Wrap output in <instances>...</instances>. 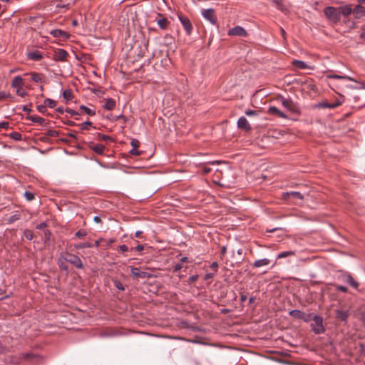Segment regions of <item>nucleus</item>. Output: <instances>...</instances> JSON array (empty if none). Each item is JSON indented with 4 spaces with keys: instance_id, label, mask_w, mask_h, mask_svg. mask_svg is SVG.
<instances>
[{
    "instance_id": "nucleus-1",
    "label": "nucleus",
    "mask_w": 365,
    "mask_h": 365,
    "mask_svg": "<svg viewBox=\"0 0 365 365\" xmlns=\"http://www.w3.org/2000/svg\"><path fill=\"white\" fill-rule=\"evenodd\" d=\"M41 361V357L32 353H20L10 357V362L18 364L23 361L38 363Z\"/></svg>"
},
{
    "instance_id": "nucleus-2",
    "label": "nucleus",
    "mask_w": 365,
    "mask_h": 365,
    "mask_svg": "<svg viewBox=\"0 0 365 365\" xmlns=\"http://www.w3.org/2000/svg\"><path fill=\"white\" fill-rule=\"evenodd\" d=\"M324 14L329 21L336 24L338 23L341 19V14L339 9L333 6L326 7L324 10Z\"/></svg>"
},
{
    "instance_id": "nucleus-3",
    "label": "nucleus",
    "mask_w": 365,
    "mask_h": 365,
    "mask_svg": "<svg viewBox=\"0 0 365 365\" xmlns=\"http://www.w3.org/2000/svg\"><path fill=\"white\" fill-rule=\"evenodd\" d=\"M313 322L311 324L312 331L317 334H320L325 331L323 326V319L319 315H314L312 317Z\"/></svg>"
},
{
    "instance_id": "nucleus-4",
    "label": "nucleus",
    "mask_w": 365,
    "mask_h": 365,
    "mask_svg": "<svg viewBox=\"0 0 365 365\" xmlns=\"http://www.w3.org/2000/svg\"><path fill=\"white\" fill-rule=\"evenodd\" d=\"M63 260L71 263L75 267L82 269L83 267V262L80 257L76 255L66 252L63 255Z\"/></svg>"
},
{
    "instance_id": "nucleus-5",
    "label": "nucleus",
    "mask_w": 365,
    "mask_h": 365,
    "mask_svg": "<svg viewBox=\"0 0 365 365\" xmlns=\"http://www.w3.org/2000/svg\"><path fill=\"white\" fill-rule=\"evenodd\" d=\"M281 102L282 106L289 112L295 114H299L300 113V110L297 104L291 99L282 97Z\"/></svg>"
},
{
    "instance_id": "nucleus-6",
    "label": "nucleus",
    "mask_w": 365,
    "mask_h": 365,
    "mask_svg": "<svg viewBox=\"0 0 365 365\" xmlns=\"http://www.w3.org/2000/svg\"><path fill=\"white\" fill-rule=\"evenodd\" d=\"M202 16L210 21L212 25L217 24V16L212 9H202L201 12Z\"/></svg>"
},
{
    "instance_id": "nucleus-7",
    "label": "nucleus",
    "mask_w": 365,
    "mask_h": 365,
    "mask_svg": "<svg viewBox=\"0 0 365 365\" xmlns=\"http://www.w3.org/2000/svg\"><path fill=\"white\" fill-rule=\"evenodd\" d=\"M69 56L68 53L62 48H58L54 51L53 58L56 61H66L67 58Z\"/></svg>"
},
{
    "instance_id": "nucleus-8",
    "label": "nucleus",
    "mask_w": 365,
    "mask_h": 365,
    "mask_svg": "<svg viewBox=\"0 0 365 365\" xmlns=\"http://www.w3.org/2000/svg\"><path fill=\"white\" fill-rule=\"evenodd\" d=\"M227 34L229 36H237L245 37L247 36V32L243 27H242L240 26H235L234 28L230 29L228 31Z\"/></svg>"
},
{
    "instance_id": "nucleus-9",
    "label": "nucleus",
    "mask_w": 365,
    "mask_h": 365,
    "mask_svg": "<svg viewBox=\"0 0 365 365\" xmlns=\"http://www.w3.org/2000/svg\"><path fill=\"white\" fill-rule=\"evenodd\" d=\"M178 18L187 34H191L192 31V25L189 19L184 16H179Z\"/></svg>"
},
{
    "instance_id": "nucleus-10",
    "label": "nucleus",
    "mask_w": 365,
    "mask_h": 365,
    "mask_svg": "<svg viewBox=\"0 0 365 365\" xmlns=\"http://www.w3.org/2000/svg\"><path fill=\"white\" fill-rule=\"evenodd\" d=\"M237 127L240 129L244 130L245 131H250L252 130L250 124L249 123L247 118L244 116H242L238 119Z\"/></svg>"
},
{
    "instance_id": "nucleus-11",
    "label": "nucleus",
    "mask_w": 365,
    "mask_h": 365,
    "mask_svg": "<svg viewBox=\"0 0 365 365\" xmlns=\"http://www.w3.org/2000/svg\"><path fill=\"white\" fill-rule=\"evenodd\" d=\"M131 274L138 278H150L151 274L146 272H141L138 267H131Z\"/></svg>"
},
{
    "instance_id": "nucleus-12",
    "label": "nucleus",
    "mask_w": 365,
    "mask_h": 365,
    "mask_svg": "<svg viewBox=\"0 0 365 365\" xmlns=\"http://www.w3.org/2000/svg\"><path fill=\"white\" fill-rule=\"evenodd\" d=\"M50 34L55 38H59L61 39H68L70 35L61 29H53L50 31Z\"/></svg>"
},
{
    "instance_id": "nucleus-13",
    "label": "nucleus",
    "mask_w": 365,
    "mask_h": 365,
    "mask_svg": "<svg viewBox=\"0 0 365 365\" xmlns=\"http://www.w3.org/2000/svg\"><path fill=\"white\" fill-rule=\"evenodd\" d=\"M267 113L269 115H277L279 118L287 119L288 118L287 115L284 114L283 112L279 110L277 107L275 106H270L267 110Z\"/></svg>"
},
{
    "instance_id": "nucleus-14",
    "label": "nucleus",
    "mask_w": 365,
    "mask_h": 365,
    "mask_svg": "<svg viewBox=\"0 0 365 365\" xmlns=\"http://www.w3.org/2000/svg\"><path fill=\"white\" fill-rule=\"evenodd\" d=\"M353 15L356 19H360L365 15V7L357 5L353 9Z\"/></svg>"
},
{
    "instance_id": "nucleus-15",
    "label": "nucleus",
    "mask_w": 365,
    "mask_h": 365,
    "mask_svg": "<svg viewBox=\"0 0 365 365\" xmlns=\"http://www.w3.org/2000/svg\"><path fill=\"white\" fill-rule=\"evenodd\" d=\"M158 16H159V19H156L158 25L160 29H166L169 24L168 20L160 14H158Z\"/></svg>"
},
{
    "instance_id": "nucleus-16",
    "label": "nucleus",
    "mask_w": 365,
    "mask_h": 365,
    "mask_svg": "<svg viewBox=\"0 0 365 365\" xmlns=\"http://www.w3.org/2000/svg\"><path fill=\"white\" fill-rule=\"evenodd\" d=\"M270 263V260L267 258H263L261 259L256 260L253 264L252 267L255 268H258L264 266H267Z\"/></svg>"
},
{
    "instance_id": "nucleus-17",
    "label": "nucleus",
    "mask_w": 365,
    "mask_h": 365,
    "mask_svg": "<svg viewBox=\"0 0 365 365\" xmlns=\"http://www.w3.org/2000/svg\"><path fill=\"white\" fill-rule=\"evenodd\" d=\"M328 78H333V79L348 80V81L356 82V83H360L358 80H356L352 77L347 76H340V75L333 74V75H329Z\"/></svg>"
},
{
    "instance_id": "nucleus-18",
    "label": "nucleus",
    "mask_w": 365,
    "mask_h": 365,
    "mask_svg": "<svg viewBox=\"0 0 365 365\" xmlns=\"http://www.w3.org/2000/svg\"><path fill=\"white\" fill-rule=\"evenodd\" d=\"M27 57L30 60L40 61L43 58V56L40 51H35L29 52L27 54Z\"/></svg>"
},
{
    "instance_id": "nucleus-19",
    "label": "nucleus",
    "mask_w": 365,
    "mask_h": 365,
    "mask_svg": "<svg viewBox=\"0 0 365 365\" xmlns=\"http://www.w3.org/2000/svg\"><path fill=\"white\" fill-rule=\"evenodd\" d=\"M339 9L341 16H348L353 12V9L350 5L339 6Z\"/></svg>"
},
{
    "instance_id": "nucleus-20",
    "label": "nucleus",
    "mask_w": 365,
    "mask_h": 365,
    "mask_svg": "<svg viewBox=\"0 0 365 365\" xmlns=\"http://www.w3.org/2000/svg\"><path fill=\"white\" fill-rule=\"evenodd\" d=\"M23 78L20 76L14 78L11 82V87L13 88H19L23 86Z\"/></svg>"
},
{
    "instance_id": "nucleus-21",
    "label": "nucleus",
    "mask_w": 365,
    "mask_h": 365,
    "mask_svg": "<svg viewBox=\"0 0 365 365\" xmlns=\"http://www.w3.org/2000/svg\"><path fill=\"white\" fill-rule=\"evenodd\" d=\"M349 316V311L347 310H337L336 311V318L339 319L343 322H346L347 318Z\"/></svg>"
},
{
    "instance_id": "nucleus-22",
    "label": "nucleus",
    "mask_w": 365,
    "mask_h": 365,
    "mask_svg": "<svg viewBox=\"0 0 365 365\" xmlns=\"http://www.w3.org/2000/svg\"><path fill=\"white\" fill-rule=\"evenodd\" d=\"M289 314L291 317H292L295 319H304V313L302 312V311L297 310V309L291 310L289 312Z\"/></svg>"
},
{
    "instance_id": "nucleus-23",
    "label": "nucleus",
    "mask_w": 365,
    "mask_h": 365,
    "mask_svg": "<svg viewBox=\"0 0 365 365\" xmlns=\"http://www.w3.org/2000/svg\"><path fill=\"white\" fill-rule=\"evenodd\" d=\"M341 104V103L340 101H337L333 103H322L319 104V107L323 108L333 109V108H335L339 106Z\"/></svg>"
},
{
    "instance_id": "nucleus-24",
    "label": "nucleus",
    "mask_w": 365,
    "mask_h": 365,
    "mask_svg": "<svg viewBox=\"0 0 365 365\" xmlns=\"http://www.w3.org/2000/svg\"><path fill=\"white\" fill-rule=\"evenodd\" d=\"M284 199H287L289 196H292L294 198H297L299 200H302L304 198L303 195L299 192H286L283 195Z\"/></svg>"
},
{
    "instance_id": "nucleus-25",
    "label": "nucleus",
    "mask_w": 365,
    "mask_h": 365,
    "mask_svg": "<svg viewBox=\"0 0 365 365\" xmlns=\"http://www.w3.org/2000/svg\"><path fill=\"white\" fill-rule=\"evenodd\" d=\"M292 65L299 69H306L309 68L305 62L299 60L293 61Z\"/></svg>"
},
{
    "instance_id": "nucleus-26",
    "label": "nucleus",
    "mask_w": 365,
    "mask_h": 365,
    "mask_svg": "<svg viewBox=\"0 0 365 365\" xmlns=\"http://www.w3.org/2000/svg\"><path fill=\"white\" fill-rule=\"evenodd\" d=\"M91 148L92 149V150H93L96 153H98L99 155H102L105 150V146L102 144H96V145H93V146H91Z\"/></svg>"
},
{
    "instance_id": "nucleus-27",
    "label": "nucleus",
    "mask_w": 365,
    "mask_h": 365,
    "mask_svg": "<svg viewBox=\"0 0 365 365\" xmlns=\"http://www.w3.org/2000/svg\"><path fill=\"white\" fill-rule=\"evenodd\" d=\"M115 106V101L112 98H108L106 100V104L104 105L105 109L108 110H113Z\"/></svg>"
},
{
    "instance_id": "nucleus-28",
    "label": "nucleus",
    "mask_w": 365,
    "mask_h": 365,
    "mask_svg": "<svg viewBox=\"0 0 365 365\" xmlns=\"http://www.w3.org/2000/svg\"><path fill=\"white\" fill-rule=\"evenodd\" d=\"M29 119L31 121L38 123L39 125H43L46 122V120L43 118L37 115H31L29 117Z\"/></svg>"
},
{
    "instance_id": "nucleus-29",
    "label": "nucleus",
    "mask_w": 365,
    "mask_h": 365,
    "mask_svg": "<svg viewBox=\"0 0 365 365\" xmlns=\"http://www.w3.org/2000/svg\"><path fill=\"white\" fill-rule=\"evenodd\" d=\"M295 255V252L294 251H285V252H282L278 254L277 257V259H282V258H284V257H290V256H294Z\"/></svg>"
},
{
    "instance_id": "nucleus-30",
    "label": "nucleus",
    "mask_w": 365,
    "mask_h": 365,
    "mask_svg": "<svg viewBox=\"0 0 365 365\" xmlns=\"http://www.w3.org/2000/svg\"><path fill=\"white\" fill-rule=\"evenodd\" d=\"M346 282L354 289H357L359 287V283L350 274L346 276Z\"/></svg>"
},
{
    "instance_id": "nucleus-31",
    "label": "nucleus",
    "mask_w": 365,
    "mask_h": 365,
    "mask_svg": "<svg viewBox=\"0 0 365 365\" xmlns=\"http://www.w3.org/2000/svg\"><path fill=\"white\" fill-rule=\"evenodd\" d=\"M80 110L90 116H93L96 115V111L94 110H92L83 105L80 106Z\"/></svg>"
},
{
    "instance_id": "nucleus-32",
    "label": "nucleus",
    "mask_w": 365,
    "mask_h": 365,
    "mask_svg": "<svg viewBox=\"0 0 365 365\" xmlns=\"http://www.w3.org/2000/svg\"><path fill=\"white\" fill-rule=\"evenodd\" d=\"M21 217V215L20 213H16L13 215H11L7 220V223L9 225L14 223V222L20 220Z\"/></svg>"
},
{
    "instance_id": "nucleus-33",
    "label": "nucleus",
    "mask_w": 365,
    "mask_h": 365,
    "mask_svg": "<svg viewBox=\"0 0 365 365\" xmlns=\"http://www.w3.org/2000/svg\"><path fill=\"white\" fill-rule=\"evenodd\" d=\"M74 247L78 250L83 249V248H89V247H93V244H91L90 242L78 243V244L74 245Z\"/></svg>"
},
{
    "instance_id": "nucleus-34",
    "label": "nucleus",
    "mask_w": 365,
    "mask_h": 365,
    "mask_svg": "<svg viewBox=\"0 0 365 365\" xmlns=\"http://www.w3.org/2000/svg\"><path fill=\"white\" fill-rule=\"evenodd\" d=\"M31 80L34 82L39 83L42 81V75L38 73H32Z\"/></svg>"
},
{
    "instance_id": "nucleus-35",
    "label": "nucleus",
    "mask_w": 365,
    "mask_h": 365,
    "mask_svg": "<svg viewBox=\"0 0 365 365\" xmlns=\"http://www.w3.org/2000/svg\"><path fill=\"white\" fill-rule=\"evenodd\" d=\"M66 262L65 260H63V256H61L59 259H58V264L59 265V267L63 269V270H65V271H67L68 270V267L67 265L66 264Z\"/></svg>"
},
{
    "instance_id": "nucleus-36",
    "label": "nucleus",
    "mask_w": 365,
    "mask_h": 365,
    "mask_svg": "<svg viewBox=\"0 0 365 365\" xmlns=\"http://www.w3.org/2000/svg\"><path fill=\"white\" fill-rule=\"evenodd\" d=\"M63 97L66 100V101H70L73 98V93H72V91L70 89H66L63 92Z\"/></svg>"
},
{
    "instance_id": "nucleus-37",
    "label": "nucleus",
    "mask_w": 365,
    "mask_h": 365,
    "mask_svg": "<svg viewBox=\"0 0 365 365\" xmlns=\"http://www.w3.org/2000/svg\"><path fill=\"white\" fill-rule=\"evenodd\" d=\"M44 105L46 107L48 106L51 108H53L56 106V103L55 101H53L51 98H46L44 101Z\"/></svg>"
},
{
    "instance_id": "nucleus-38",
    "label": "nucleus",
    "mask_w": 365,
    "mask_h": 365,
    "mask_svg": "<svg viewBox=\"0 0 365 365\" xmlns=\"http://www.w3.org/2000/svg\"><path fill=\"white\" fill-rule=\"evenodd\" d=\"M9 137L15 140H21L22 135L19 132H13L9 134Z\"/></svg>"
},
{
    "instance_id": "nucleus-39",
    "label": "nucleus",
    "mask_w": 365,
    "mask_h": 365,
    "mask_svg": "<svg viewBox=\"0 0 365 365\" xmlns=\"http://www.w3.org/2000/svg\"><path fill=\"white\" fill-rule=\"evenodd\" d=\"M24 235V237L29 240H31L34 237L33 232L29 230H25Z\"/></svg>"
},
{
    "instance_id": "nucleus-40",
    "label": "nucleus",
    "mask_w": 365,
    "mask_h": 365,
    "mask_svg": "<svg viewBox=\"0 0 365 365\" xmlns=\"http://www.w3.org/2000/svg\"><path fill=\"white\" fill-rule=\"evenodd\" d=\"M47 135L48 136H50V137H58V135H59V132L58 130H56L49 129L47 131Z\"/></svg>"
},
{
    "instance_id": "nucleus-41",
    "label": "nucleus",
    "mask_w": 365,
    "mask_h": 365,
    "mask_svg": "<svg viewBox=\"0 0 365 365\" xmlns=\"http://www.w3.org/2000/svg\"><path fill=\"white\" fill-rule=\"evenodd\" d=\"M114 286L119 290L120 291H124L125 290V287L123 286V284L118 280H115L114 281Z\"/></svg>"
},
{
    "instance_id": "nucleus-42",
    "label": "nucleus",
    "mask_w": 365,
    "mask_h": 365,
    "mask_svg": "<svg viewBox=\"0 0 365 365\" xmlns=\"http://www.w3.org/2000/svg\"><path fill=\"white\" fill-rule=\"evenodd\" d=\"M86 235H87V232L84 230L81 229V230H78L76 232L75 236L78 238H82V237H85Z\"/></svg>"
},
{
    "instance_id": "nucleus-43",
    "label": "nucleus",
    "mask_w": 365,
    "mask_h": 365,
    "mask_svg": "<svg viewBox=\"0 0 365 365\" xmlns=\"http://www.w3.org/2000/svg\"><path fill=\"white\" fill-rule=\"evenodd\" d=\"M24 197L28 201H31L34 199V194L31 192L26 191L24 192Z\"/></svg>"
},
{
    "instance_id": "nucleus-44",
    "label": "nucleus",
    "mask_w": 365,
    "mask_h": 365,
    "mask_svg": "<svg viewBox=\"0 0 365 365\" xmlns=\"http://www.w3.org/2000/svg\"><path fill=\"white\" fill-rule=\"evenodd\" d=\"M92 125V122L91 121H85L84 123L81 124V128L82 130H87L88 129V127Z\"/></svg>"
},
{
    "instance_id": "nucleus-45",
    "label": "nucleus",
    "mask_w": 365,
    "mask_h": 365,
    "mask_svg": "<svg viewBox=\"0 0 365 365\" xmlns=\"http://www.w3.org/2000/svg\"><path fill=\"white\" fill-rule=\"evenodd\" d=\"M130 145H132L133 148H134V150H135L139 147L140 142L137 139H132V140L130 142Z\"/></svg>"
},
{
    "instance_id": "nucleus-46",
    "label": "nucleus",
    "mask_w": 365,
    "mask_h": 365,
    "mask_svg": "<svg viewBox=\"0 0 365 365\" xmlns=\"http://www.w3.org/2000/svg\"><path fill=\"white\" fill-rule=\"evenodd\" d=\"M15 89H16V93L18 96H19L21 97H24L26 96V92L24 89H22V87L19 88H15Z\"/></svg>"
},
{
    "instance_id": "nucleus-47",
    "label": "nucleus",
    "mask_w": 365,
    "mask_h": 365,
    "mask_svg": "<svg viewBox=\"0 0 365 365\" xmlns=\"http://www.w3.org/2000/svg\"><path fill=\"white\" fill-rule=\"evenodd\" d=\"M245 114L248 116H255L258 115V112L255 110H247Z\"/></svg>"
},
{
    "instance_id": "nucleus-48",
    "label": "nucleus",
    "mask_w": 365,
    "mask_h": 365,
    "mask_svg": "<svg viewBox=\"0 0 365 365\" xmlns=\"http://www.w3.org/2000/svg\"><path fill=\"white\" fill-rule=\"evenodd\" d=\"M5 98H10L11 99L14 98L9 93L0 91V100Z\"/></svg>"
},
{
    "instance_id": "nucleus-49",
    "label": "nucleus",
    "mask_w": 365,
    "mask_h": 365,
    "mask_svg": "<svg viewBox=\"0 0 365 365\" xmlns=\"http://www.w3.org/2000/svg\"><path fill=\"white\" fill-rule=\"evenodd\" d=\"M37 109L41 113H44L46 111V108L45 105L38 106Z\"/></svg>"
},
{
    "instance_id": "nucleus-50",
    "label": "nucleus",
    "mask_w": 365,
    "mask_h": 365,
    "mask_svg": "<svg viewBox=\"0 0 365 365\" xmlns=\"http://www.w3.org/2000/svg\"><path fill=\"white\" fill-rule=\"evenodd\" d=\"M336 288L337 290L343 292H347L348 289L346 287L341 286V285H337L336 286Z\"/></svg>"
},
{
    "instance_id": "nucleus-51",
    "label": "nucleus",
    "mask_w": 365,
    "mask_h": 365,
    "mask_svg": "<svg viewBox=\"0 0 365 365\" xmlns=\"http://www.w3.org/2000/svg\"><path fill=\"white\" fill-rule=\"evenodd\" d=\"M198 279V275L197 274H195V275H192L189 277V282L190 283H193L195 282V281H197Z\"/></svg>"
},
{
    "instance_id": "nucleus-52",
    "label": "nucleus",
    "mask_w": 365,
    "mask_h": 365,
    "mask_svg": "<svg viewBox=\"0 0 365 365\" xmlns=\"http://www.w3.org/2000/svg\"><path fill=\"white\" fill-rule=\"evenodd\" d=\"M119 250L123 252H128L129 250V248L127 245H122L119 247Z\"/></svg>"
},
{
    "instance_id": "nucleus-53",
    "label": "nucleus",
    "mask_w": 365,
    "mask_h": 365,
    "mask_svg": "<svg viewBox=\"0 0 365 365\" xmlns=\"http://www.w3.org/2000/svg\"><path fill=\"white\" fill-rule=\"evenodd\" d=\"M9 127V123L8 122H1L0 123V128L6 129Z\"/></svg>"
},
{
    "instance_id": "nucleus-54",
    "label": "nucleus",
    "mask_w": 365,
    "mask_h": 365,
    "mask_svg": "<svg viewBox=\"0 0 365 365\" xmlns=\"http://www.w3.org/2000/svg\"><path fill=\"white\" fill-rule=\"evenodd\" d=\"M66 111L68 113H70L71 115H78V113L73 109H71V108H67L66 110Z\"/></svg>"
},
{
    "instance_id": "nucleus-55",
    "label": "nucleus",
    "mask_w": 365,
    "mask_h": 365,
    "mask_svg": "<svg viewBox=\"0 0 365 365\" xmlns=\"http://www.w3.org/2000/svg\"><path fill=\"white\" fill-rule=\"evenodd\" d=\"M144 249V246L143 245H138L135 248H132L131 250H135L138 252H141Z\"/></svg>"
},
{
    "instance_id": "nucleus-56",
    "label": "nucleus",
    "mask_w": 365,
    "mask_h": 365,
    "mask_svg": "<svg viewBox=\"0 0 365 365\" xmlns=\"http://www.w3.org/2000/svg\"><path fill=\"white\" fill-rule=\"evenodd\" d=\"M182 268V266L180 263H178L174 266V271L178 272Z\"/></svg>"
},
{
    "instance_id": "nucleus-57",
    "label": "nucleus",
    "mask_w": 365,
    "mask_h": 365,
    "mask_svg": "<svg viewBox=\"0 0 365 365\" xmlns=\"http://www.w3.org/2000/svg\"><path fill=\"white\" fill-rule=\"evenodd\" d=\"M212 170V169L207 166H205L203 168H202V173L204 174H207L209 173H210Z\"/></svg>"
},
{
    "instance_id": "nucleus-58",
    "label": "nucleus",
    "mask_w": 365,
    "mask_h": 365,
    "mask_svg": "<svg viewBox=\"0 0 365 365\" xmlns=\"http://www.w3.org/2000/svg\"><path fill=\"white\" fill-rule=\"evenodd\" d=\"M273 2L276 4V6H277V8L279 9L282 10V4H281L280 0H273Z\"/></svg>"
},
{
    "instance_id": "nucleus-59",
    "label": "nucleus",
    "mask_w": 365,
    "mask_h": 365,
    "mask_svg": "<svg viewBox=\"0 0 365 365\" xmlns=\"http://www.w3.org/2000/svg\"><path fill=\"white\" fill-rule=\"evenodd\" d=\"M130 153L132 154V155H140V152L138 151L137 149L134 150V148H133L130 151Z\"/></svg>"
},
{
    "instance_id": "nucleus-60",
    "label": "nucleus",
    "mask_w": 365,
    "mask_h": 365,
    "mask_svg": "<svg viewBox=\"0 0 365 365\" xmlns=\"http://www.w3.org/2000/svg\"><path fill=\"white\" fill-rule=\"evenodd\" d=\"M46 227V224L45 222H41L36 226V228L38 230H43Z\"/></svg>"
},
{
    "instance_id": "nucleus-61",
    "label": "nucleus",
    "mask_w": 365,
    "mask_h": 365,
    "mask_svg": "<svg viewBox=\"0 0 365 365\" xmlns=\"http://www.w3.org/2000/svg\"><path fill=\"white\" fill-rule=\"evenodd\" d=\"M8 349L0 343V354L6 353Z\"/></svg>"
},
{
    "instance_id": "nucleus-62",
    "label": "nucleus",
    "mask_w": 365,
    "mask_h": 365,
    "mask_svg": "<svg viewBox=\"0 0 365 365\" xmlns=\"http://www.w3.org/2000/svg\"><path fill=\"white\" fill-rule=\"evenodd\" d=\"M210 267H211L212 269H213L216 272V271H217V267H218V264H217V262H212V263L210 264Z\"/></svg>"
},
{
    "instance_id": "nucleus-63",
    "label": "nucleus",
    "mask_w": 365,
    "mask_h": 365,
    "mask_svg": "<svg viewBox=\"0 0 365 365\" xmlns=\"http://www.w3.org/2000/svg\"><path fill=\"white\" fill-rule=\"evenodd\" d=\"M99 136L101 139L103 140H108L110 139V137L108 135H104V134H99Z\"/></svg>"
},
{
    "instance_id": "nucleus-64",
    "label": "nucleus",
    "mask_w": 365,
    "mask_h": 365,
    "mask_svg": "<svg viewBox=\"0 0 365 365\" xmlns=\"http://www.w3.org/2000/svg\"><path fill=\"white\" fill-rule=\"evenodd\" d=\"M215 274L214 273H207L205 274V279H211L214 277Z\"/></svg>"
}]
</instances>
